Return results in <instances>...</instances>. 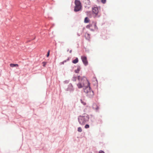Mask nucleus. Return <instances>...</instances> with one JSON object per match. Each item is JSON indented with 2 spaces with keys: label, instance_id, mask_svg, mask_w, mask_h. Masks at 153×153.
<instances>
[{
  "label": "nucleus",
  "instance_id": "a211bd4d",
  "mask_svg": "<svg viewBox=\"0 0 153 153\" xmlns=\"http://www.w3.org/2000/svg\"><path fill=\"white\" fill-rule=\"evenodd\" d=\"M101 2L103 4H105L106 2V0H101Z\"/></svg>",
  "mask_w": 153,
  "mask_h": 153
},
{
  "label": "nucleus",
  "instance_id": "39448f33",
  "mask_svg": "<svg viewBox=\"0 0 153 153\" xmlns=\"http://www.w3.org/2000/svg\"><path fill=\"white\" fill-rule=\"evenodd\" d=\"M86 28L90 29L91 30H94L97 28L96 25L95 23H94L91 24L87 25Z\"/></svg>",
  "mask_w": 153,
  "mask_h": 153
},
{
  "label": "nucleus",
  "instance_id": "ddd939ff",
  "mask_svg": "<svg viewBox=\"0 0 153 153\" xmlns=\"http://www.w3.org/2000/svg\"><path fill=\"white\" fill-rule=\"evenodd\" d=\"M80 70V68L79 67L78 68H77V69L76 70H75V73H78L79 72Z\"/></svg>",
  "mask_w": 153,
  "mask_h": 153
},
{
  "label": "nucleus",
  "instance_id": "4468645a",
  "mask_svg": "<svg viewBox=\"0 0 153 153\" xmlns=\"http://www.w3.org/2000/svg\"><path fill=\"white\" fill-rule=\"evenodd\" d=\"M78 131L80 132L82 131V128L80 127H78Z\"/></svg>",
  "mask_w": 153,
  "mask_h": 153
},
{
  "label": "nucleus",
  "instance_id": "dca6fc26",
  "mask_svg": "<svg viewBox=\"0 0 153 153\" xmlns=\"http://www.w3.org/2000/svg\"><path fill=\"white\" fill-rule=\"evenodd\" d=\"M77 77L76 76H74L72 78V80L74 81H75Z\"/></svg>",
  "mask_w": 153,
  "mask_h": 153
},
{
  "label": "nucleus",
  "instance_id": "2eb2a0df",
  "mask_svg": "<svg viewBox=\"0 0 153 153\" xmlns=\"http://www.w3.org/2000/svg\"><path fill=\"white\" fill-rule=\"evenodd\" d=\"M81 101V103L84 105H86V102L84 101H83L82 100H80Z\"/></svg>",
  "mask_w": 153,
  "mask_h": 153
},
{
  "label": "nucleus",
  "instance_id": "f8f14e48",
  "mask_svg": "<svg viewBox=\"0 0 153 153\" xmlns=\"http://www.w3.org/2000/svg\"><path fill=\"white\" fill-rule=\"evenodd\" d=\"M89 19L87 17L85 18L84 20V22L86 23H88L89 22Z\"/></svg>",
  "mask_w": 153,
  "mask_h": 153
},
{
  "label": "nucleus",
  "instance_id": "423d86ee",
  "mask_svg": "<svg viewBox=\"0 0 153 153\" xmlns=\"http://www.w3.org/2000/svg\"><path fill=\"white\" fill-rule=\"evenodd\" d=\"M81 59L83 64L85 65H87L88 64V62L86 57L84 56H82L81 57Z\"/></svg>",
  "mask_w": 153,
  "mask_h": 153
},
{
  "label": "nucleus",
  "instance_id": "f03ea898",
  "mask_svg": "<svg viewBox=\"0 0 153 153\" xmlns=\"http://www.w3.org/2000/svg\"><path fill=\"white\" fill-rule=\"evenodd\" d=\"M86 78L85 77H84L83 78H82L79 76H78V79L79 80V82L77 84V85L79 88H80L83 87H85L86 84L84 82V80Z\"/></svg>",
  "mask_w": 153,
  "mask_h": 153
},
{
  "label": "nucleus",
  "instance_id": "6ab92c4d",
  "mask_svg": "<svg viewBox=\"0 0 153 153\" xmlns=\"http://www.w3.org/2000/svg\"><path fill=\"white\" fill-rule=\"evenodd\" d=\"M50 52V50H49L48 51V53L47 55V57H48L49 56V55Z\"/></svg>",
  "mask_w": 153,
  "mask_h": 153
},
{
  "label": "nucleus",
  "instance_id": "1a4fd4ad",
  "mask_svg": "<svg viewBox=\"0 0 153 153\" xmlns=\"http://www.w3.org/2000/svg\"><path fill=\"white\" fill-rule=\"evenodd\" d=\"M92 14L94 16H96L98 13V10H93Z\"/></svg>",
  "mask_w": 153,
  "mask_h": 153
},
{
  "label": "nucleus",
  "instance_id": "6e6552de",
  "mask_svg": "<svg viewBox=\"0 0 153 153\" xmlns=\"http://www.w3.org/2000/svg\"><path fill=\"white\" fill-rule=\"evenodd\" d=\"M93 108L94 109H95L96 110H98L99 108V106L96 104L95 103L93 104Z\"/></svg>",
  "mask_w": 153,
  "mask_h": 153
},
{
  "label": "nucleus",
  "instance_id": "7ed1b4c3",
  "mask_svg": "<svg viewBox=\"0 0 153 153\" xmlns=\"http://www.w3.org/2000/svg\"><path fill=\"white\" fill-rule=\"evenodd\" d=\"M78 121L79 123L82 125H84L88 120V117L87 116H79L78 117Z\"/></svg>",
  "mask_w": 153,
  "mask_h": 153
},
{
  "label": "nucleus",
  "instance_id": "9b49d317",
  "mask_svg": "<svg viewBox=\"0 0 153 153\" xmlns=\"http://www.w3.org/2000/svg\"><path fill=\"white\" fill-rule=\"evenodd\" d=\"M78 62V59L76 58L75 59L72 61V62L74 64H76Z\"/></svg>",
  "mask_w": 153,
  "mask_h": 153
},
{
  "label": "nucleus",
  "instance_id": "aec40b11",
  "mask_svg": "<svg viewBox=\"0 0 153 153\" xmlns=\"http://www.w3.org/2000/svg\"><path fill=\"white\" fill-rule=\"evenodd\" d=\"M42 63L43 64V66L44 67L46 65V62H42Z\"/></svg>",
  "mask_w": 153,
  "mask_h": 153
},
{
  "label": "nucleus",
  "instance_id": "412c9836",
  "mask_svg": "<svg viewBox=\"0 0 153 153\" xmlns=\"http://www.w3.org/2000/svg\"><path fill=\"white\" fill-rule=\"evenodd\" d=\"M99 153H105L103 151L100 150V151H99Z\"/></svg>",
  "mask_w": 153,
  "mask_h": 153
},
{
  "label": "nucleus",
  "instance_id": "f3484780",
  "mask_svg": "<svg viewBox=\"0 0 153 153\" xmlns=\"http://www.w3.org/2000/svg\"><path fill=\"white\" fill-rule=\"evenodd\" d=\"M89 126L88 125V124H86L85 125V128H89Z\"/></svg>",
  "mask_w": 153,
  "mask_h": 153
},
{
  "label": "nucleus",
  "instance_id": "f257e3e1",
  "mask_svg": "<svg viewBox=\"0 0 153 153\" xmlns=\"http://www.w3.org/2000/svg\"><path fill=\"white\" fill-rule=\"evenodd\" d=\"M84 82L86 84L85 87L83 88L84 92L88 94L89 97H91L93 96V92L91 90L90 86V83L88 80L85 78L84 80Z\"/></svg>",
  "mask_w": 153,
  "mask_h": 153
},
{
  "label": "nucleus",
  "instance_id": "20e7f679",
  "mask_svg": "<svg viewBox=\"0 0 153 153\" xmlns=\"http://www.w3.org/2000/svg\"><path fill=\"white\" fill-rule=\"evenodd\" d=\"M74 3L75 7L74 10H81V9L82 6L80 1L75 0Z\"/></svg>",
  "mask_w": 153,
  "mask_h": 153
},
{
  "label": "nucleus",
  "instance_id": "9d476101",
  "mask_svg": "<svg viewBox=\"0 0 153 153\" xmlns=\"http://www.w3.org/2000/svg\"><path fill=\"white\" fill-rule=\"evenodd\" d=\"M10 65L11 67L12 68L19 66L17 64H13L12 63L10 64Z\"/></svg>",
  "mask_w": 153,
  "mask_h": 153
},
{
  "label": "nucleus",
  "instance_id": "4be33fe9",
  "mask_svg": "<svg viewBox=\"0 0 153 153\" xmlns=\"http://www.w3.org/2000/svg\"><path fill=\"white\" fill-rule=\"evenodd\" d=\"M72 52V50H71L70 51V53H71Z\"/></svg>",
  "mask_w": 153,
  "mask_h": 153
},
{
  "label": "nucleus",
  "instance_id": "5701e85b",
  "mask_svg": "<svg viewBox=\"0 0 153 153\" xmlns=\"http://www.w3.org/2000/svg\"><path fill=\"white\" fill-rule=\"evenodd\" d=\"M79 10H74V11H76V12H77V11H79Z\"/></svg>",
  "mask_w": 153,
  "mask_h": 153
},
{
  "label": "nucleus",
  "instance_id": "0eeeda50",
  "mask_svg": "<svg viewBox=\"0 0 153 153\" xmlns=\"http://www.w3.org/2000/svg\"><path fill=\"white\" fill-rule=\"evenodd\" d=\"M74 89L73 86L71 84H70L68 86V87L67 89V91H71L74 90Z\"/></svg>",
  "mask_w": 153,
  "mask_h": 153
}]
</instances>
